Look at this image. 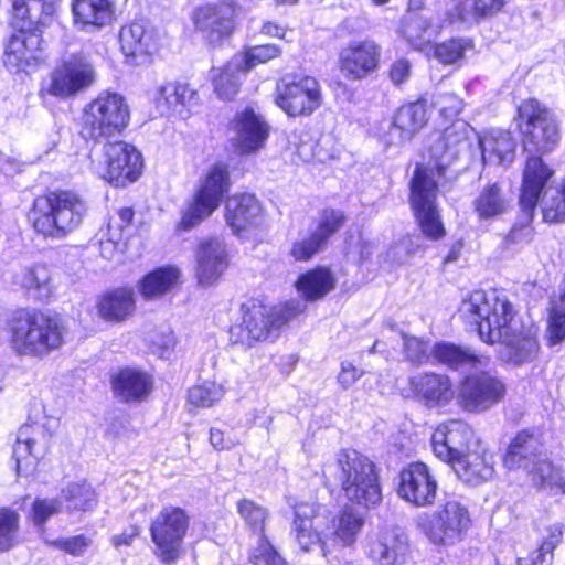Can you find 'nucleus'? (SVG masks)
Segmentation results:
<instances>
[{"label":"nucleus","instance_id":"39","mask_svg":"<svg viewBox=\"0 0 565 565\" xmlns=\"http://www.w3.org/2000/svg\"><path fill=\"white\" fill-rule=\"evenodd\" d=\"M194 97V92L186 85L171 82L158 88L154 96L157 110L163 116L180 111Z\"/></svg>","mask_w":565,"mask_h":565},{"label":"nucleus","instance_id":"6","mask_svg":"<svg viewBox=\"0 0 565 565\" xmlns=\"http://www.w3.org/2000/svg\"><path fill=\"white\" fill-rule=\"evenodd\" d=\"M306 308L302 300H290L280 309L255 302L243 305L242 322L231 327L230 341L233 344L250 348L258 341L267 340L285 323L302 313Z\"/></svg>","mask_w":565,"mask_h":565},{"label":"nucleus","instance_id":"31","mask_svg":"<svg viewBox=\"0 0 565 565\" xmlns=\"http://www.w3.org/2000/svg\"><path fill=\"white\" fill-rule=\"evenodd\" d=\"M12 282L38 300H46L54 292L51 270L44 264H33L20 268L13 274Z\"/></svg>","mask_w":565,"mask_h":565},{"label":"nucleus","instance_id":"4","mask_svg":"<svg viewBox=\"0 0 565 565\" xmlns=\"http://www.w3.org/2000/svg\"><path fill=\"white\" fill-rule=\"evenodd\" d=\"M8 330L12 350L22 356H44L57 350L64 339L60 319L39 310L15 311Z\"/></svg>","mask_w":565,"mask_h":565},{"label":"nucleus","instance_id":"7","mask_svg":"<svg viewBox=\"0 0 565 565\" xmlns=\"http://www.w3.org/2000/svg\"><path fill=\"white\" fill-rule=\"evenodd\" d=\"M129 116V106L124 96L100 92L83 109V134L96 140L110 138L127 127Z\"/></svg>","mask_w":565,"mask_h":565},{"label":"nucleus","instance_id":"56","mask_svg":"<svg viewBox=\"0 0 565 565\" xmlns=\"http://www.w3.org/2000/svg\"><path fill=\"white\" fill-rule=\"evenodd\" d=\"M62 510L58 499H36L32 505V521L35 525H43L52 515Z\"/></svg>","mask_w":565,"mask_h":565},{"label":"nucleus","instance_id":"27","mask_svg":"<svg viewBox=\"0 0 565 565\" xmlns=\"http://www.w3.org/2000/svg\"><path fill=\"white\" fill-rule=\"evenodd\" d=\"M427 122L426 102L419 99L402 106L391 125L387 143H403L417 134Z\"/></svg>","mask_w":565,"mask_h":565},{"label":"nucleus","instance_id":"8","mask_svg":"<svg viewBox=\"0 0 565 565\" xmlns=\"http://www.w3.org/2000/svg\"><path fill=\"white\" fill-rule=\"evenodd\" d=\"M431 356L451 369L470 367L465 388H504L490 365V359L477 355L469 347L438 342L431 347Z\"/></svg>","mask_w":565,"mask_h":565},{"label":"nucleus","instance_id":"60","mask_svg":"<svg viewBox=\"0 0 565 565\" xmlns=\"http://www.w3.org/2000/svg\"><path fill=\"white\" fill-rule=\"evenodd\" d=\"M565 339V312L561 309H553L550 312L547 326V340L554 345Z\"/></svg>","mask_w":565,"mask_h":565},{"label":"nucleus","instance_id":"29","mask_svg":"<svg viewBox=\"0 0 565 565\" xmlns=\"http://www.w3.org/2000/svg\"><path fill=\"white\" fill-rule=\"evenodd\" d=\"M260 212L262 207L252 194H235L226 201L225 218L237 236H242L249 227L258 224Z\"/></svg>","mask_w":565,"mask_h":565},{"label":"nucleus","instance_id":"13","mask_svg":"<svg viewBox=\"0 0 565 565\" xmlns=\"http://www.w3.org/2000/svg\"><path fill=\"white\" fill-rule=\"evenodd\" d=\"M275 103L290 117L310 116L321 106V87L312 76L287 74L277 83Z\"/></svg>","mask_w":565,"mask_h":565},{"label":"nucleus","instance_id":"44","mask_svg":"<svg viewBox=\"0 0 565 565\" xmlns=\"http://www.w3.org/2000/svg\"><path fill=\"white\" fill-rule=\"evenodd\" d=\"M174 267H162L148 274L140 282V292L147 299L157 298L169 291L179 278Z\"/></svg>","mask_w":565,"mask_h":565},{"label":"nucleus","instance_id":"53","mask_svg":"<svg viewBox=\"0 0 565 565\" xmlns=\"http://www.w3.org/2000/svg\"><path fill=\"white\" fill-rule=\"evenodd\" d=\"M470 47V41L452 39L435 46V57L444 64H451L460 60L466 50Z\"/></svg>","mask_w":565,"mask_h":565},{"label":"nucleus","instance_id":"1","mask_svg":"<svg viewBox=\"0 0 565 565\" xmlns=\"http://www.w3.org/2000/svg\"><path fill=\"white\" fill-rule=\"evenodd\" d=\"M458 316L482 341L501 343V355L510 363L530 362L537 353L536 328L524 326L511 302L497 290H475L462 300Z\"/></svg>","mask_w":565,"mask_h":565},{"label":"nucleus","instance_id":"24","mask_svg":"<svg viewBox=\"0 0 565 565\" xmlns=\"http://www.w3.org/2000/svg\"><path fill=\"white\" fill-rule=\"evenodd\" d=\"M236 143L242 153L260 150L269 136V126L254 109L246 108L235 116L233 121Z\"/></svg>","mask_w":565,"mask_h":565},{"label":"nucleus","instance_id":"36","mask_svg":"<svg viewBox=\"0 0 565 565\" xmlns=\"http://www.w3.org/2000/svg\"><path fill=\"white\" fill-rule=\"evenodd\" d=\"M73 13L75 23L99 29L113 21L115 3L113 0H75Z\"/></svg>","mask_w":565,"mask_h":565},{"label":"nucleus","instance_id":"28","mask_svg":"<svg viewBox=\"0 0 565 565\" xmlns=\"http://www.w3.org/2000/svg\"><path fill=\"white\" fill-rule=\"evenodd\" d=\"M119 42L126 57L134 63H142L156 50L153 30L142 21L124 25L119 33Z\"/></svg>","mask_w":565,"mask_h":565},{"label":"nucleus","instance_id":"41","mask_svg":"<svg viewBox=\"0 0 565 565\" xmlns=\"http://www.w3.org/2000/svg\"><path fill=\"white\" fill-rule=\"evenodd\" d=\"M212 73L215 94L220 99L228 100L238 93L246 71L242 66V61L234 57L223 68H214Z\"/></svg>","mask_w":565,"mask_h":565},{"label":"nucleus","instance_id":"34","mask_svg":"<svg viewBox=\"0 0 565 565\" xmlns=\"http://www.w3.org/2000/svg\"><path fill=\"white\" fill-rule=\"evenodd\" d=\"M135 292L131 288H117L103 295L97 303L98 315L106 321L121 322L135 311Z\"/></svg>","mask_w":565,"mask_h":565},{"label":"nucleus","instance_id":"14","mask_svg":"<svg viewBox=\"0 0 565 565\" xmlns=\"http://www.w3.org/2000/svg\"><path fill=\"white\" fill-rule=\"evenodd\" d=\"M96 79L94 66L82 54H65L51 72L43 92L66 99L89 88Z\"/></svg>","mask_w":565,"mask_h":565},{"label":"nucleus","instance_id":"57","mask_svg":"<svg viewBox=\"0 0 565 565\" xmlns=\"http://www.w3.org/2000/svg\"><path fill=\"white\" fill-rule=\"evenodd\" d=\"M404 351L406 358L414 363H425L433 358L428 342L415 337L404 338Z\"/></svg>","mask_w":565,"mask_h":565},{"label":"nucleus","instance_id":"51","mask_svg":"<svg viewBox=\"0 0 565 565\" xmlns=\"http://www.w3.org/2000/svg\"><path fill=\"white\" fill-rule=\"evenodd\" d=\"M344 218L342 211L326 209L320 213L318 226L313 233L326 244L328 238L343 225Z\"/></svg>","mask_w":565,"mask_h":565},{"label":"nucleus","instance_id":"48","mask_svg":"<svg viewBox=\"0 0 565 565\" xmlns=\"http://www.w3.org/2000/svg\"><path fill=\"white\" fill-rule=\"evenodd\" d=\"M532 482L540 489L555 488L565 494V469L554 467L550 460L542 461L534 470Z\"/></svg>","mask_w":565,"mask_h":565},{"label":"nucleus","instance_id":"18","mask_svg":"<svg viewBox=\"0 0 565 565\" xmlns=\"http://www.w3.org/2000/svg\"><path fill=\"white\" fill-rule=\"evenodd\" d=\"M437 481L427 465L413 462L399 472L397 493L415 507H427L435 502Z\"/></svg>","mask_w":565,"mask_h":565},{"label":"nucleus","instance_id":"32","mask_svg":"<svg viewBox=\"0 0 565 565\" xmlns=\"http://www.w3.org/2000/svg\"><path fill=\"white\" fill-rule=\"evenodd\" d=\"M482 159L490 164H509L513 161L516 142L511 134L492 129L479 138Z\"/></svg>","mask_w":565,"mask_h":565},{"label":"nucleus","instance_id":"63","mask_svg":"<svg viewBox=\"0 0 565 565\" xmlns=\"http://www.w3.org/2000/svg\"><path fill=\"white\" fill-rule=\"evenodd\" d=\"M422 248V238L417 235L406 236L394 246V253L397 256V263L405 262L406 258L416 254Z\"/></svg>","mask_w":565,"mask_h":565},{"label":"nucleus","instance_id":"20","mask_svg":"<svg viewBox=\"0 0 565 565\" xmlns=\"http://www.w3.org/2000/svg\"><path fill=\"white\" fill-rule=\"evenodd\" d=\"M47 446L49 435L43 425L34 422L21 426L13 449L18 473L31 472L39 459L45 455Z\"/></svg>","mask_w":565,"mask_h":565},{"label":"nucleus","instance_id":"15","mask_svg":"<svg viewBox=\"0 0 565 565\" xmlns=\"http://www.w3.org/2000/svg\"><path fill=\"white\" fill-rule=\"evenodd\" d=\"M105 163L96 168L97 174L117 188L136 182L141 175L143 159L137 148L124 141L104 146Z\"/></svg>","mask_w":565,"mask_h":565},{"label":"nucleus","instance_id":"64","mask_svg":"<svg viewBox=\"0 0 565 565\" xmlns=\"http://www.w3.org/2000/svg\"><path fill=\"white\" fill-rule=\"evenodd\" d=\"M563 540V525L559 523L546 526L542 532V541L540 547L550 554H554V550Z\"/></svg>","mask_w":565,"mask_h":565},{"label":"nucleus","instance_id":"2","mask_svg":"<svg viewBox=\"0 0 565 565\" xmlns=\"http://www.w3.org/2000/svg\"><path fill=\"white\" fill-rule=\"evenodd\" d=\"M12 24L19 31L4 49L3 63L12 73L26 72L43 58L42 31L56 12V0H11Z\"/></svg>","mask_w":565,"mask_h":565},{"label":"nucleus","instance_id":"12","mask_svg":"<svg viewBox=\"0 0 565 565\" xmlns=\"http://www.w3.org/2000/svg\"><path fill=\"white\" fill-rule=\"evenodd\" d=\"M437 192V183L427 169L417 164L411 180L409 202L422 233L433 241L446 234L436 203Z\"/></svg>","mask_w":565,"mask_h":565},{"label":"nucleus","instance_id":"52","mask_svg":"<svg viewBox=\"0 0 565 565\" xmlns=\"http://www.w3.org/2000/svg\"><path fill=\"white\" fill-rule=\"evenodd\" d=\"M280 47L275 44H264L249 47L243 57H236L242 61V66L248 72L257 64L266 63L280 54Z\"/></svg>","mask_w":565,"mask_h":565},{"label":"nucleus","instance_id":"16","mask_svg":"<svg viewBox=\"0 0 565 565\" xmlns=\"http://www.w3.org/2000/svg\"><path fill=\"white\" fill-rule=\"evenodd\" d=\"M470 524L468 509L457 500H448L420 526L434 544L452 545L462 540Z\"/></svg>","mask_w":565,"mask_h":565},{"label":"nucleus","instance_id":"50","mask_svg":"<svg viewBox=\"0 0 565 565\" xmlns=\"http://www.w3.org/2000/svg\"><path fill=\"white\" fill-rule=\"evenodd\" d=\"M19 514L8 508L0 509V552L10 550L19 531Z\"/></svg>","mask_w":565,"mask_h":565},{"label":"nucleus","instance_id":"21","mask_svg":"<svg viewBox=\"0 0 565 565\" xmlns=\"http://www.w3.org/2000/svg\"><path fill=\"white\" fill-rule=\"evenodd\" d=\"M380 55L374 41L351 42L339 54L340 71L349 79H363L377 68Z\"/></svg>","mask_w":565,"mask_h":565},{"label":"nucleus","instance_id":"3","mask_svg":"<svg viewBox=\"0 0 565 565\" xmlns=\"http://www.w3.org/2000/svg\"><path fill=\"white\" fill-rule=\"evenodd\" d=\"M87 213V204L72 191H51L34 199L28 221L34 232L50 241H61L77 230Z\"/></svg>","mask_w":565,"mask_h":565},{"label":"nucleus","instance_id":"38","mask_svg":"<svg viewBox=\"0 0 565 565\" xmlns=\"http://www.w3.org/2000/svg\"><path fill=\"white\" fill-rule=\"evenodd\" d=\"M318 518L313 504L300 503L295 507L294 530L296 539L303 551H309L312 545L321 542V535L315 519Z\"/></svg>","mask_w":565,"mask_h":565},{"label":"nucleus","instance_id":"42","mask_svg":"<svg viewBox=\"0 0 565 565\" xmlns=\"http://www.w3.org/2000/svg\"><path fill=\"white\" fill-rule=\"evenodd\" d=\"M508 0H462L456 6L458 19L473 24L481 19L490 18L502 10Z\"/></svg>","mask_w":565,"mask_h":565},{"label":"nucleus","instance_id":"22","mask_svg":"<svg viewBox=\"0 0 565 565\" xmlns=\"http://www.w3.org/2000/svg\"><path fill=\"white\" fill-rule=\"evenodd\" d=\"M195 276L201 286L215 284L228 266L226 246L220 238L201 241L195 252Z\"/></svg>","mask_w":565,"mask_h":565},{"label":"nucleus","instance_id":"30","mask_svg":"<svg viewBox=\"0 0 565 565\" xmlns=\"http://www.w3.org/2000/svg\"><path fill=\"white\" fill-rule=\"evenodd\" d=\"M407 552L408 544L403 534L385 531L369 543L367 556L379 565H402Z\"/></svg>","mask_w":565,"mask_h":565},{"label":"nucleus","instance_id":"25","mask_svg":"<svg viewBox=\"0 0 565 565\" xmlns=\"http://www.w3.org/2000/svg\"><path fill=\"white\" fill-rule=\"evenodd\" d=\"M552 175L553 171L536 153L526 159L522 175L520 205L529 216L533 215L540 194Z\"/></svg>","mask_w":565,"mask_h":565},{"label":"nucleus","instance_id":"11","mask_svg":"<svg viewBox=\"0 0 565 565\" xmlns=\"http://www.w3.org/2000/svg\"><path fill=\"white\" fill-rule=\"evenodd\" d=\"M190 526V515L180 507L167 505L152 519L150 535L156 556L170 565L179 559L184 537Z\"/></svg>","mask_w":565,"mask_h":565},{"label":"nucleus","instance_id":"17","mask_svg":"<svg viewBox=\"0 0 565 565\" xmlns=\"http://www.w3.org/2000/svg\"><path fill=\"white\" fill-rule=\"evenodd\" d=\"M475 445L472 428L461 420H449L436 427L431 435L433 451L450 466L468 455Z\"/></svg>","mask_w":565,"mask_h":565},{"label":"nucleus","instance_id":"62","mask_svg":"<svg viewBox=\"0 0 565 565\" xmlns=\"http://www.w3.org/2000/svg\"><path fill=\"white\" fill-rule=\"evenodd\" d=\"M90 544L92 540L83 534L55 542L58 548L76 557L82 556Z\"/></svg>","mask_w":565,"mask_h":565},{"label":"nucleus","instance_id":"10","mask_svg":"<svg viewBox=\"0 0 565 565\" xmlns=\"http://www.w3.org/2000/svg\"><path fill=\"white\" fill-rule=\"evenodd\" d=\"M231 185L227 167L214 164L201 180L192 201L183 212L178 228L189 231L199 225L218 209Z\"/></svg>","mask_w":565,"mask_h":565},{"label":"nucleus","instance_id":"47","mask_svg":"<svg viewBox=\"0 0 565 565\" xmlns=\"http://www.w3.org/2000/svg\"><path fill=\"white\" fill-rule=\"evenodd\" d=\"M504 391H458L457 402L468 412H482L503 398Z\"/></svg>","mask_w":565,"mask_h":565},{"label":"nucleus","instance_id":"37","mask_svg":"<svg viewBox=\"0 0 565 565\" xmlns=\"http://www.w3.org/2000/svg\"><path fill=\"white\" fill-rule=\"evenodd\" d=\"M401 33L415 50H424L438 34V29L424 13L409 10L402 20Z\"/></svg>","mask_w":565,"mask_h":565},{"label":"nucleus","instance_id":"58","mask_svg":"<svg viewBox=\"0 0 565 565\" xmlns=\"http://www.w3.org/2000/svg\"><path fill=\"white\" fill-rule=\"evenodd\" d=\"M326 244L312 233L309 237L294 243L290 254L299 262L310 259L316 253H318Z\"/></svg>","mask_w":565,"mask_h":565},{"label":"nucleus","instance_id":"54","mask_svg":"<svg viewBox=\"0 0 565 565\" xmlns=\"http://www.w3.org/2000/svg\"><path fill=\"white\" fill-rule=\"evenodd\" d=\"M239 515L254 531L263 533L267 513L265 509L250 500H241L237 504Z\"/></svg>","mask_w":565,"mask_h":565},{"label":"nucleus","instance_id":"49","mask_svg":"<svg viewBox=\"0 0 565 565\" xmlns=\"http://www.w3.org/2000/svg\"><path fill=\"white\" fill-rule=\"evenodd\" d=\"M113 388H151V376L138 369L124 367L110 374Z\"/></svg>","mask_w":565,"mask_h":565},{"label":"nucleus","instance_id":"59","mask_svg":"<svg viewBox=\"0 0 565 565\" xmlns=\"http://www.w3.org/2000/svg\"><path fill=\"white\" fill-rule=\"evenodd\" d=\"M439 113L446 119L457 117L463 108V102L451 93L439 94L435 102Z\"/></svg>","mask_w":565,"mask_h":565},{"label":"nucleus","instance_id":"43","mask_svg":"<svg viewBox=\"0 0 565 565\" xmlns=\"http://www.w3.org/2000/svg\"><path fill=\"white\" fill-rule=\"evenodd\" d=\"M68 512L92 510L97 502L95 490L86 481L71 482L61 492Z\"/></svg>","mask_w":565,"mask_h":565},{"label":"nucleus","instance_id":"45","mask_svg":"<svg viewBox=\"0 0 565 565\" xmlns=\"http://www.w3.org/2000/svg\"><path fill=\"white\" fill-rule=\"evenodd\" d=\"M540 201L543 218L550 223L565 221V180L561 185H550L541 192Z\"/></svg>","mask_w":565,"mask_h":565},{"label":"nucleus","instance_id":"35","mask_svg":"<svg viewBox=\"0 0 565 565\" xmlns=\"http://www.w3.org/2000/svg\"><path fill=\"white\" fill-rule=\"evenodd\" d=\"M296 290L305 301L323 299L335 287V279L330 269L317 267L301 274L295 282Z\"/></svg>","mask_w":565,"mask_h":565},{"label":"nucleus","instance_id":"26","mask_svg":"<svg viewBox=\"0 0 565 565\" xmlns=\"http://www.w3.org/2000/svg\"><path fill=\"white\" fill-rule=\"evenodd\" d=\"M539 438L530 430H522L512 439L503 462L508 469H524L532 479L534 470L542 461H547L540 454Z\"/></svg>","mask_w":565,"mask_h":565},{"label":"nucleus","instance_id":"46","mask_svg":"<svg viewBox=\"0 0 565 565\" xmlns=\"http://www.w3.org/2000/svg\"><path fill=\"white\" fill-rule=\"evenodd\" d=\"M364 524L363 518L353 511L352 508H345L339 514L335 521L334 536L343 546L352 545L358 533Z\"/></svg>","mask_w":565,"mask_h":565},{"label":"nucleus","instance_id":"19","mask_svg":"<svg viewBox=\"0 0 565 565\" xmlns=\"http://www.w3.org/2000/svg\"><path fill=\"white\" fill-rule=\"evenodd\" d=\"M236 7L228 1L199 7L193 21L211 44H218L228 38L235 28Z\"/></svg>","mask_w":565,"mask_h":565},{"label":"nucleus","instance_id":"23","mask_svg":"<svg viewBox=\"0 0 565 565\" xmlns=\"http://www.w3.org/2000/svg\"><path fill=\"white\" fill-rule=\"evenodd\" d=\"M467 132V124L465 121H456L450 127H447L443 135L430 147V157L439 174H444L445 170L458 159L462 152L468 150L469 141Z\"/></svg>","mask_w":565,"mask_h":565},{"label":"nucleus","instance_id":"55","mask_svg":"<svg viewBox=\"0 0 565 565\" xmlns=\"http://www.w3.org/2000/svg\"><path fill=\"white\" fill-rule=\"evenodd\" d=\"M250 561L255 565H285L284 558L263 536L259 539L257 547L253 550Z\"/></svg>","mask_w":565,"mask_h":565},{"label":"nucleus","instance_id":"40","mask_svg":"<svg viewBox=\"0 0 565 565\" xmlns=\"http://www.w3.org/2000/svg\"><path fill=\"white\" fill-rule=\"evenodd\" d=\"M475 211L480 220L497 218L510 209V200L497 184L484 186L473 202Z\"/></svg>","mask_w":565,"mask_h":565},{"label":"nucleus","instance_id":"33","mask_svg":"<svg viewBox=\"0 0 565 565\" xmlns=\"http://www.w3.org/2000/svg\"><path fill=\"white\" fill-rule=\"evenodd\" d=\"M454 471L466 483L478 484L489 480L494 472L492 455L470 449L468 455L462 456L451 465Z\"/></svg>","mask_w":565,"mask_h":565},{"label":"nucleus","instance_id":"9","mask_svg":"<svg viewBox=\"0 0 565 565\" xmlns=\"http://www.w3.org/2000/svg\"><path fill=\"white\" fill-rule=\"evenodd\" d=\"M523 147L529 153H546L559 141L556 116L536 99L524 100L519 106Z\"/></svg>","mask_w":565,"mask_h":565},{"label":"nucleus","instance_id":"61","mask_svg":"<svg viewBox=\"0 0 565 565\" xmlns=\"http://www.w3.org/2000/svg\"><path fill=\"white\" fill-rule=\"evenodd\" d=\"M415 397L429 408L443 407L454 397L455 391H411Z\"/></svg>","mask_w":565,"mask_h":565},{"label":"nucleus","instance_id":"5","mask_svg":"<svg viewBox=\"0 0 565 565\" xmlns=\"http://www.w3.org/2000/svg\"><path fill=\"white\" fill-rule=\"evenodd\" d=\"M329 470L334 472L349 501L365 508H373L382 501L375 463L366 456L353 449L341 450Z\"/></svg>","mask_w":565,"mask_h":565}]
</instances>
